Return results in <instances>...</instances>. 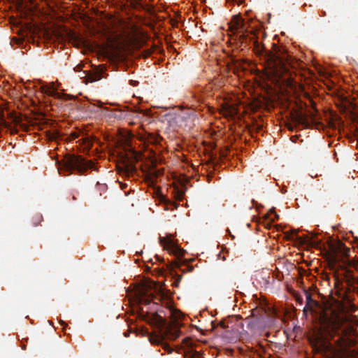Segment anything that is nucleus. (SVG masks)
Returning a JSON list of instances; mask_svg holds the SVG:
<instances>
[{
  "label": "nucleus",
  "instance_id": "23",
  "mask_svg": "<svg viewBox=\"0 0 358 358\" xmlns=\"http://www.w3.org/2000/svg\"><path fill=\"white\" fill-rule=\"evenodd\" d=\"M60 323L63 326V329H64L66 326V324L64 321H61Z\"/></svg>",
  "mask_w": 358,
  "mask_h": 358
},
{
  "label": "nucleus",
  "instance_id": "15",
  "mask_svg": "<svg viewBox=\"0 0 358 358\" xmlns=\"http://www.w3.org/2000/svg\"><path fill=\"white\" fill-rule=\"evenodd\" d=\"M149 174H150V178H152V177L157 178L160 174V171H153L150 172Z\"/></svg>",
  "mask_w": 358,
  "mask_h": 358
},
{
  "label": "nucleus",
  "instance_id": "7",
  "mask_svg": "<svg viewBox=\"0 0 358 358\" xmlns=\"http://www.w3.org/2000/svg\"><path fill=\"white\" fill-rule=\"evenodd\" d=\"M132 155H134V160L128 159L127 162H124L123 168L120 171L121 173L125 174L128 177L133 176L137 171V169L134 164V161H138V156L135 152H133Z\"/></svg>",
  "mask_w": 358,
  "mask_h": 358
},
{
  "label": "nucleus",
  "instance_id": "16",
  "mask_svg": "<svg viewBox=\"0 0 358 358\" xmlns=\"http://www.w3.org/2000/svg\"><path fill=\"white\" fill-rule=\"evenodd\" d=\"M79 133L78 132H72L70 135V140H75L77 138H78L79 136Z\"/></svg>",
  "mask_w": 358,
  "mask_h": 358
},
{
  "label": "nucleus",
  "instance_id": "19",
  "mask_svg": "<svg viewBox=\"0 0 358 358\" xmlns=\"http://www.w3.org/2000/svg\"><path fill=\"white\" fill-rule=\"evenodd\" d=\"M129 83H130V85H132L133 87H136V86H137V85H138V83H138V81H137V80H131L129 81Z\"/></svg>",
  "mask_w": 358,
  "mask_h": 358
},
{
  "label": "nucleus",
  "instance_id": "22",
  "mask_svg": "<svg viewBox=\"0 0 358 358\" xmlns=\"http://www.w3.org/2000/svg\"><path fill=\"white\" fill-rule=\"evenodd\" d=\"M220 325L223 329H226L227 327V326L225 324V322L224 321H221L220 323Z\"/></svg>",
  "mask_w": 358,
  "mask_h": 358
},
{
  "label": "nucleus",
  "instance_id": "6",
  "mask_svg": "<svg viewBox=\"0 0 358 358\" xmlns=\"http://www.w3.org/2000/svg\"><path fill=\"white\" fill-rule=\"evenodd\" d=\"M159 242L164 248L169 252V253L179 257H182L185 255V251L179 248L171 238L160 237Z\"/></svg>",
  "mask_w": 358,
  "mask_h": 358
},
{
  "label": "nucleus",
  "instance_id": "28",
  "mask_svg": "<svg viewBox=\"0 0 358 358\" xmlns=\"http://www.w3.org/2000/svg\"><path fill=\"white\" fill-rule=\"evenodd\" d=\"M255 311H257V310H256V309H253V310H252V315H255Z\"/></svg>",
  "mask_w": 358,
  "mask_h": 358
},
{
  "label": "nucleus",
  "instance_id": "30",
  "mask_svg": "<svg viewBox=\"0 0 358 358\" xmlns=\"http://www.w3.org/2000/svg\"><path fill=\"white\" fill-rule=\"evenodd\" d=\"M192 270H193V267H190V268H189V271H192Z\"/></svg>",
  "mask_w": 358,
  "mask_h": 358
},
{
  "label": "nucleus",
  "instance_id": "21",
  "mask_svg": "<svg viewBox=\"0 0 358 358\" xmlns=\"http://www.w3.org/2000/svg\"><path fill=\"white\" fill-rule=\"evenodd\" d=\"M58 135H59V134L57 132H55V133L52 134V136L50 137V138L51 140L56 139L57 138Z\"/></svg>",
  "mask_w": 358,
  "mask_h": 358
},
{
  "label": "nucleus",
  "instance_id": "20",
  "mask_svg": "<svg viewBox=\"0 0 358 358\" xmlns=\"http://www.w3.org/2000/svg\"><path fill=\"white\" fill-rule=\"evenodd\" d=\"M181 278H182V275H180V276H178V278L175 280V282H174V283H173V284H174V285H175L176 287H178V285H179V283H180V281Z\"/></svg>",
  "mask_w": 358,
  "mask_h": 358
},
{
  "label": "nucleus",
  "instance_id": "25",
  "mask_svg": "<svg viewBox=\"0 0 358 358\" xmlns=\"http://www.w3.org/2000/svg\"><path fill=\"white\" fill-rule=\"evenodd\" d=\"M220 155H221V157H223V158L226 157V154L224 153V152H222Z\"/></svg>",
  "mask_w": 358,
  "mask_h": 358
},
{
  "label": "nucleus",
  "instance_id": "26",
  "mask_svg": "<svg viewBox=\"0 0 358 358\" xmlns=\"http://www.w3.org/2000/svg\"><path fill=\"white\" fill-rule=\"evenodd\" d=\"M331 259H332L331 260H332V262H333L334 263H335V262H336V257H333Z\"/></svg>",
  "mask_w": 358,
  "mask_h": 358
},
{
  "label": "nucleus",
  "instance_id": "31",
  "mask_svg": "<svg viewBox=\"0 0 358 358\" xmlns=\"http://www.w3.org/2000/svg\"><path fill=\"white\" fill-rule=\"evenodd\" d=\"M357 241H358V238H357Z\"/></svg>",
  "mask_w": 358,
  "mask_h": 358
},
{
  "label": "nucleus",
  "instance_id": "24",
  "mask_svg": "<svg viewBox=\"0 0 358 358\" xmlns=\"http://www.w3.org/2000/svg\"><path fill=\"white\" fill-rule=\"evenodd\" d=\"M271 211L272 213H273L274 216H275V219H278V214H276V213H275L274 211H273V210H271Z\"/></svg>",
  "mask_w": 358,
  "mask_h": 358
},
{
  "label": "nucleus",
  "instance_id": "11",
  "mask_svg": "<svg viewBox=\"0 0 358 358\" xmlns=\"http://www.w3.org/2000/svg\"><path fill=\"white\" fill-rule=\"evenodd\" d=\"M42 221L43 216L39 213L34 215L32 217V222L35 227L38 226Z\"/></svg>",
  "mask_w": 358,
  "mask_h": 358
},
{
  "label": "nucleus",
  "instance_id": "5",
  "mask_svg": "<svg viewBox=\"0 0 358 358\" xmlns=\"http://www.w3.org/2000/svg\"><path fill=\"white\" fill-rule=\"evenodd\" d=\"M317 110L315 108H313V110H308V115H303L301 113H297L293 117V120L294 122L303 126L306 128H309L310 127V122H309L308 117H309L313 123H317L316 114Z\"/></svg>",
  "mask_w": 358,
  "mask_h": 358
},
{
  "label": "nucleus",
  "instance_id": "2",
  "mask_svg": "<svg viewBox=\"0 0 358 358\" xmlns=\"http://www.w3.org/2000/svg\"><path fill=\"white\" fill-rule=\"evenodd\" d=\"M233 22L236 29L238 31L241 43L247 44L248 42H252L257 53L264 56L266 69L269 70L271 75L280 78L289 71L290 65L289 55L284 48L273 44L272 51L265 49L258 42L257 30L250 31V25H247L248 22L245 19L235 15L233 17Z\"/></svg>",
  "mask_w": 358,
  "mask_h": 358
},
{
  "label": "nucleus",
  "instance_id": "17",
  "mask_svg": "<svg viewBox=\"0 0 358 358\" xmlns=\"http://www.w3.org/2000/svg\"><path fill=\"white\" fill-rule=\"evenodd\" d=\"M130 3L134 6L136 7L137 6L140 5V0H128Z\"/></svg>",
  "mask_w": 358,
  "mask_h": 358
},
{
  "label": "nucleus",
  "instance_id": "9",
  "mask_svg": "<svg viewBox=\"0 0 358 358\" xmlns=\"http://www.w3.org/2000/svg\"><path fill=\"white\" fill-rule=\"evenodd\" d=\"M41 90L43 92L50 96H55L57 94V89L54 87L53 83L50 85H43Z\"/></svg>",
  "mask_w": 358,
  "mask_h": 358
},
{
  "label": "nucleus",
  "instance_id": "1",
  "mask_svg": "<svg viewBox=\"0 0 358 358\" xmlns=\"http://www.w3.org/2000/svg\"><path fill=\"white\" fill-rule=\"evenodd\" d=\"M304 292L306 301L303 313H311L320 325L318 332L309 339L314 352L324 358H338V348H343L348 337L354 333L353 326L347 315L334 308L329 302L317 301L309 291Z\"/></svg>",
  "mask_w": 358,
  "mask_h": 358
},
{
  "label": "nucleus",
  "instance_id": "13",
  "mask_svg": "<svg viewBox=\"0 0 358 358\" xmlns=\"http://www.w3.org/2000/svg\"><path fill=\"white\" fill-rule=\"evenodd\" d=\"M294 236H296L297 238H299L296 236V233L295 231H292L290 233H288V232L286 233V236H287V239H294Z\"/></svg>",
  "mask_w": 358,
  "mask_h": 358
},
{
  "label": "nucleus",
  "instance_id": "12",
  "mask_svg": "<svg viewBox=\"0 0 358 358\" xmlns=\"http://www.w3.org/2000/svg\"><path fill=\"white\" fill-rule=\"evenodd\" d=\"M83 145L85 146V148L90 149L92 146V142L88 138H83L81 139Z\"/></svg>",
  "mask_w": 358,
  "mask_h": 358
},
{
  "label": "nucleus",
  "instance_id": "8",
  "mask_svg": "<svg viewBox=\"0 0 358 358\" xmlns=\"http://www.w3.org/2000/svg\"><path fill=\"white\" fill-rule=\"evenodd\" d=\"M103 72V69H96L94 73H90L87 75V81L93 83L99 80L102 78V73Z\"/></svg>",
  "mask_w": 358,
  "mask_h": 358
},
{
  "label": "nucleus",
  "instance_id": "4",
  "mask_svg": "<svg viewBox=\"0 0 358 358\" xmlns=\"http://www.w3.org/2000/svg\"><path fill=\"white\" fill-rule=\"evenodd\" d=\"M149 322L159 328L161 331H164V336L168 339L176 340L180 336V331L178 328L168 324L166 320L157 313L152 314Z\"/></svg>",
  "mask_w": 358,
  "mask_h": 358
},
{
  "label": "nucleus",
  "instance_id": "18",
  "mask_svg": "<svg viewBox=\"0 0 358 358\" xmlns=\"http://www.w3.org/2000/svg\"><path fill=\"white\" fill-rule=\"evenodd\" d=\"M163 338H150V342L152 343H155V344H159L161 341V340H162Z\"/></svg>",
  "mask_w": 358,
  "mask_h": 358
},
{
  "label": "nucleus",
  "instance_id": "3",
  "mask_svg": "<svg viewBox=\"0 0 358 358\" xmlns=\"http://www.w3.org/2000/svg\"><path fill=\"white\" fill-rule=\"evenodd\" d=\"M64 168L69 172L77 171L83 174L88 169H94V164L91 160H86L83 157L75 155H67L64 162Z\"/></svg>",
  "mask_w": 358,
  "mask_h": 358
},
{
  "label": "nucleus",
  "instance_id": "27",
  "mask_svg": "<svg viewBox=\"0 0 358 358\" xmlns=\"http://www.w3.org/2000/svg\"><path fill=\"white\" fill-rule=\"evenodd\" d=\"M348 252H349V249H346V250L344 252V255H347Z\"/></svg>",
  "mask_w": 358,
  "mask_h": 358
},
{
  "label": "nucleus",
  "instance_id": "14",
  "mask_svg": "<svg viewBox=\"0 0 358 358\" xmlns=\"http://www.w3.org/2000/svg\"><path fill=\"white\" fill-rule=\"evenodd\" d=\"M184 192L182 190H178L176 193V199L181 201L182 200L183 196H184Z\"/></svg>",
  "mask_w": 358,
  "mask_h": 358
},
{
  "label": "nucleus",
  "instance_id": "29",
  "mask_svg": "<svg viewBox=\"0 0 358 358\" xmlns=\"http://www.w3.org/2000/svg\"><path fill=\"white\" fill-rule=\"evenodd\" d=\"M165 348H169V346L167 344H165Z\"/></svg>",
  "mask_w": 358,
  "mask_h": 358
},
{
  "label": "nucleus",
  "instance_id": "10",
  "mask_svg": "<svg viewBox=\"0 0 358 358\" xmlns=\"http://www.w3.org/2000/svg\"><path fill=\"white\" fill-rule=\"evenodd\" d=\"M0 126L3 127H5V128H7V129H10V133H11V134H13V133H15V132H16V131H15L14 129L11 128L10 125L9 124V123H8V122L4 120V118H3V116L0 117Z\"/></svg>",
  "mask_w": 358,
  "mask_h": 358
}]
</instances>
